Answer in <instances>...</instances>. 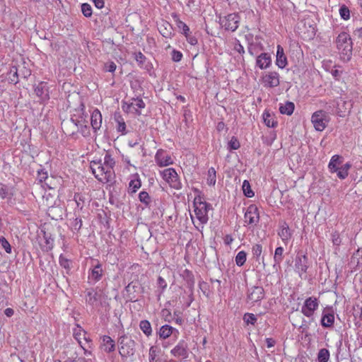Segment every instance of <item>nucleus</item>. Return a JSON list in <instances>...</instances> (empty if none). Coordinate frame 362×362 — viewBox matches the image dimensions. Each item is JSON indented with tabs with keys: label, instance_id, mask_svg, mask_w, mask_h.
<instances>
[{
	"label": "nucleus",
	"instance_id": "nucleus-1",
	"mask_svg": "<svg viewBox=\"0 0 362 362\" xmlns=\"http://www.w3.org/2000/svg\"><path fill=\"white\" fill-rule=\"evenodd\" d=\"M115 161L112 156L106 153L103 161L102 160H93L90 162V168L95 178L103 182H112L115 178L113 168Z\"/></svg>",
	"mask_w": 362,
	"mask_h": 362
},
{
	"label": "nucleus",
	"instance_id": "nucleus-2",
	"mask_svg": "<svg viewBox=\"0 0 362 362\" xmlns=\"http://www.w3.org/2000/svg\"><path fill=\"white\" fill-rule=\"evenodd\" d=\"M336 42L341 58L344 61L349 60L352 54V42L349 35L346 33H341Z\"/></svg>",
	"mask_w": 362,
	"mask_h": 362
},
{
	"label": "nucleus",
	"instance_id": "nucleus-3",
	"mask_svg": "<svg viewBox=\"0 0 362 362\" xmlns=\"http://www.w3.org/2000/svg\"><path fill=\"white\" fill-rule=\"evenodd\" d=\"M63 128L64 132L69 135L74 134L76 130L79 131L85 137L89 136L90 134V128L86 122L81 124L80 121L74 119L73 118H71L70 121L64 123Z\"/></svg>",
	"mask_w": 362,
	"mask_h": 362
},
{
	"label": "nucleus",
	"instance_id": "nucleus-4",
	"mask_svg": "<svg viewBox=\"0 0 362 362\" xmlns=\"http://www.w3.org/2000/svg\"><path fill=\"white\" fill-rule=\"evenodd\" d=\"M119 353L122 358H127L134 354L135 341L127 335L118 339Z\"/></svg>",
	"mask_w": 362,
	"mask_h": 362
},
{
	"label": "nucleus",
	"instance_id": "nucleus-5",
	"mask_svg": "<svg viewBox=\"0 0 362 362\" xmlns=\"http://www.w3.org/2000/svg\"><path fill=\"white\" fill-rule=\"evenodd\" d=\"M194 214L197 218L202 224L206 223L208 221V211L211 205L206 202L201 201L200 199H194Z\"/></svg>",
	"mask_w": 362,
	"mask_h": 362
},
{
	"label": "nucleus",
	"instance_id": "nucleus-6",
	"mask_svg": "<svg viewBox=\"0 0 362 362\" xmlns=\"http://www.w3.org/2000/svg\"><path fill=\"white\" fill-rule=\"evenodd\" d=\"M311 122L317 131L322 132L329 122V116L324 110H318L315 112L311 117Z\"/></svg>",
	"mask_w": 362,
	"mask_h": 362
},
{
	"label": "nucleus",
	"instance_id": "nucleus-7",
	"mask_svg": "<svg viewBox=\"0 0 362 362\" xmlns=\"http://www.w3.org/2000/svg\"><path fill=\"white\" fill-rule=\"evenodd\" d=\"M103 292L101 290L88 288L85 291L86 302L93 307H98L101 304Z\"/></svg>",
	"mask_w": 362,
	"mask_h": 362
},
{
	"label": "nucleus",
	"instance_id": "nucleus-8",
	"mask_svg": "<svg viewBox=\"0 0 362 362\" xmlns=\"http://www.w3.org/2000/svg\"><path fill=\"white\" fill-rule=\"evenodd\" d=\"M163 178L174 189H179L182 187V184L179 180L177 173L173 168H167L162 173Z\"/></svg>",
	"mask_w": 362,
	"mask_h": 362
},
{
	"label": "nucleus",
	"instance_id": "nucleus-9",
	"mask_svg": "<svg viewBox=\"0 0 362 362\" xmlns=\"http://www.w3.org/2000/svg\"><path fill=\"white\" fill-rule=\"evenodd\" d=\"M240 18L237 13H230L220 19V23L226 30L234 32L239 26Z\"/></svg>",
	"mask_w": 362,
	"mask_h": 362
},
{
	"label": "nucleus",
	"instance_id": "nucleus-10",
	"mask_svg": "<svg viewBox=\"0 0 362 362\" xmlns=\"http://www.w3.org/2000/svg\"><path fill=\"white\" fill-rule=\"evenodd\" d=\"M319 307V300L315 297H309L301 308V313L307 317H310L314 315L315 310Z\"/></svg>",
	"mask_w": 362,
	"mask_h": 362
},
{
	"label": "nucleus",
	"instance_id": "nucleus-11",
	"mask_svg": "<svg viewBox=\"0 0 362 362\" xmlns=\"http://www.w3.org/2000/svg\"><path fill=\"white\" fill-rule=\"evenodd\" d=\"M264 297V291L262 286H252L248 289L247 300L251 303L260 301Z\"/></svg>",
	"mask_w": 362,
	"mask_h": 362
},
{
	"label": "nucleus",
	"instance_id": "nucleus-12",
	"mask_svg": "<svg viewBox=\"0 0 362 362\" xmlns=\"http://www.w3.org/2000/svg\"><path fill=\"white\" fill-rule=\"evenodd\" d=\"M262 83L265 87H277L279 83V74L276 71H270L262 76Z\"/></svg>",
	"mask_w": 362,
	"mask_h": 362
},
{
	"label": "nucleus",
	"instance_id": "nucleus-13",
	"mask_svg": "<svg viewBox=\"0 0 362 362\" xmlns=\"http://www.w3.org/2000/svg\"><path fill=\"white\" fill-rule=\"evenodd\" d=\"M259 219L257 207L250 205L245 213V221L248 224H256Z\"/></svg>",
	"mask_w": 362,
	"mask_h": 362
},
{
	"label": "nucleus",
	"instance_id": "nucleus-14",
	"mask_svg": "<svg viewBox=\"0 0 362 362\" xmlns=\"http://www.w3.org/2000/svg\"><path fill=\"white\" fill-rule=\"evenodd\" d=\"M155 160L158 165L160 167L168 166L173 163L170 156L166 153V152L163 149L157 151L155 156Z\"/></svg>",
	"mask_w": 362,
	"mask_h": 362
},
{
	"label": "nucleus",
	"instance_id": "nucleus-15",
	"mask_svg": "<svg viewBox=\"0 0 362 362\" xmlns=\"http://www.w3.org/2000/svg\"><path fill=\"white\" fill-rule=\"evenodd\" d=\"M35 93L43 101L49 99V87L46 82H40L35 88Z\"/></svg>",
	"mask_w": 362,
	"mask_h": 362
},
{
	"label": "nucleus",
	"instance_id": "nucleus-16",
	"mask_svg": "<svg viewBox=\"0 0 362 362\" xmlns=\"http://www.w3.org/2000/svg\"><path fill=\"white\" fill-rule=\"evenodd\" d=\"M308 257L305 255H300L298 254L296 257L295 260V268L300 275L307 272L308 268Z\"/></svg>",
	"mask_w": 362,
	"mask_h": 362
},
{
	"label": "nucleus",
	"instance_id": "nucleus-17",
	"mask_svg": "<svg viewBox=\"0 0 362 362\" xmlns=\"http://www.w3.org/2000/svg\"><path fill=\"white\" fill-rule=\"evenodd\" d=\"M272 64V58L268 53H261L258 54L256 59V65L260 69H268Z\"/></svg>",
	"mask_w": 362,
	"mask_h": 362
},
{
	"label": "nucleus",
	"instance_id": "nucleus-18",
	"mask_svg": "<svg viewBox=\"0 0 362 362\" xmlns=\"http://www.w3.org/2000/svg\"><path fill=\"white\" fill-rule=\"evenodd\" d=\"M171 354L175 357L186 358L187 356V344L184 341H180L174 349L171 350Z\"/></svg>",
	"mask_w": 362,
	"mask_h": 362
},
{
	"label": "nucleus",
	"instance_id": "nucleus-19",
	"mask_svg": "<svg viewBox=\"0 0 362 362\" xmlns=\"http://www.w3.org/2000/svg\"><path fill=\"white\" fill-rule=\"evenodd\" d=\"M102 121L103 118L100 112L98 109H95L91 114L90 118V124L95 132L100 130Z\"/></svg>",
	"mask_w": 362,
	"mask_h": 362
},
{
	"label": "nucleus",
	"instance_id": "nucleus-20",
	"mask_svg": "<svg viewBox=\"0 0 362 362\" xmlns=\"http://www.w3.org/2000/svg\"><path fill=\"white\" fill-rule=\"evenodd\" d=\"M145 107L144 102L139 98L132 99V102L127 105V111L129 112H134L136 115H140V110Z\"/></svg>",
	"mask_w": 362,
	"mask_h": 362
},
{
	"label": "nucleus",
	"instance_id": "nucleus-21",
	"mask_svg": "<svg viewBox=\"0 0 362 362\" xmlns=\"http://www.w3.org/2000/svg\"><path fill=\"white\" fill-rule=\"evenodd\" d=\"M101 347L106 353H111L115 350V341L110 336L104 335L102 337Z\"/></svg>",
	"mask_w": 362,
	"mask_h": 362
},
{
	"label": "nucleus",
	"instance_id": "nucleus-22",
	"mask_svg": "<svg viewBox=\"0 0 362 362\" xmlns=\"http://www.w3.org/2000/svg\"><path fill=\"white\" fill-rule=\"evenodd\" d=\"M160 33L165 38H170L173 35V29L170 23L162 21L158 27Z\"/></svg>",
	"mask_w": 362,
	"mask_h": 362
},
{
	"label": "nucleus",
	"instance_id": "nucleus-23",
	"mask_svg": "<svg viewBox=\"0 0 362 362\" xmlns=\"http://www.w3.org/2000/svg\"><path fill=\"white\" fill-rule=\"evenodd\" d=\"M276 64L284 69L287 65V58L284 54V49L281 45H277Z\"/></svg>",
	"mask_w": 362,
	"mask_h": 362
},
{
	"label": "nucleus",
	"instance_id": "nucleus-24",
	"mask_svg": "<svg viewBox=\"0 0 362 362\" xmlns=\"http://www.w3.org/2000/svg\"><path fill=\"white\" fill-rule=\"evenodd\" d=\"M342 157L339 155L333 156L328 165L329 171L332 173L337 172L342 163Z\"/></svg>",
	"mask_w": 362,
	"mask_h": 362
},
{
	"label": "nucleus",
	"instance_id": "nucleus-25",
	"mask_svg": "<svg viewBox=\"0 0 362 362\" xmlns=\"http://www.w3.org/2000/svg\"><path fill=\"white\" fill-rule=\"evenodd\" d=\"M334 322V315L333 313L323 312L321 325L324 327H331L333 326Z\"/></svg>",
	"mask_w": 362,
	"mask_h": 362
},
{
	"label": "nucleus",
	"instance_id": "nucleus-26",
	"mask_svg": "<svg viewBox=\"0 0 362 362\" xmlns=\"http://www.w3.org/2000/svg\"><path fill=\"white\" fill-rule=\"evenodd\" d=\"M114 119L117 123V130L121 132L122 134H125L126 132V124L119 113H115L114 115Z\"/></svg>",
	"mask_w": 362,
	"mask_h": 362
},
{
	"label": "nucleus",
	"instance_id": "nucleus-27",
	"mask_svg": "<svg viewBox=\"0 0 362 362\" xmlns=\"http://www.w3.org/2000/svg\"><path fill=\"white\" fill-rule=\"evenodd\" d=\"M295 109V105L292 102H286L285 104H281L279 111L281 114L291 115Z\"/></svg>",
	"mask_w": 362,
	"mask_h": 362
},
{
	"label": "nucleus",
	"instance_id": "nucleus-28",
	"mask_svg": "<svg viewBox=\"0 0 362 362\" xmlns=\"http://www.w3.org/2000/svg\"><path fill=\"white\" fill-rule=\"evenodd\" d=\"M284 250L282 247H278L276 248L274 255V267L280 266V264L281 263L284 259Z\"/></svg>",
	"mask_w": 362,
	"mask_h": 362
},
{
	"label": "nucleus",
	"instance_id": "nucleus-29",
	"mask_svg": "<svg viewBox=\"0 0 362 362\" xmlns=\"http://www.w3.org/2000/svg\"><path fill=\"white\" fill-rule=\"evenodd\" d=\"M174 329H175L173 327H171L168 325H165L162 326L160 328V330L158 332L160 338L164 339H167L173 334V331Z\"/></svg>",
	"mask_w": 362,
	"mask_h": 362
},
{
	"label": "nucleus",
	"instance_id": "nucleus-30",
	"mask_svg": "<svg viewBox=\"0 0 362 362\" xmlns=\"http://www.w3.org/2000/svg\"><path fill=\"white\" fill-rule=\"evenodd\" d=\"M8 80L10 83L16 84L18 82L19 73L16 66H12L7 74Z\"/></svg>",
	"mask_w": 362,
	"mask_h": 362
},
{
	"label": "nucleus",
	"instance_id": "nucleus-31",
	"mask_svg": "<svg viewBox=\"0 0 362 362\" xmlns=\"http://www.w3.org/2000/svg\"><path fill=\"white\" fill-rule=\"evenodd\" d=\"M248 52L252 55H258L259 52L262 51L264 47L260 42H252L249 44Z\"/></svg>",
	"mask_w": 362,
	"mask_h": 362
},
{
	"label": "nucleus",
	"instance_id": "nucleus-32",
	"mask_svg": "<svg viewBox=\"0 0 362 362\" xmlns=\"http://www.w3.org/2000/svg\"><path fill=\"white\" fill-rule=\"evenodd\" d=\"M103 275V269L100 264H98L91 271L90 278L95 281L100 280Z\"/></svg>",
	"mask_w": 362,
	"mask_h": 362
},
{
	"label": "nucleus",
	"instance_id": "nucleus-33",
	"mask_svg": "<svg viewBox=\"0 0 362 362\" xmlns=\"http://www.w3.org/2000/svg\"><path fill=\"white\" fill-rule=\"evenodd\" d=\"M139 327L147 337L151 335L152 328L149 321L146 320H141L139 323Z\"/></svg>",
	"mask_w": 362,
	"mask_h": 362
},
{
	"label": "nucleus",
	"instance_id": "nucleus-34",
	"mask_svg": "<svg viewBox=\"0 0 362 362\" xmlns=\"http://www.w3.org/2000/svg\"><path fill=\"white\" fill-rule=\"evenodd\" d=\"M263 119L264 124L269 127H274L277 124V122L274 120L273 116L269 112H264L263 114Z\"/></svg>",
	"mask_w": 362,
	"mask_h": 362
},
{
	"label": "nucleus",
	"instance_id": "nucleus-35",
	"mask_svg": "<svg viewBox=\"0 0 362 362\" xmlns=\"http://www.w3.org/2000/svg\"><path fill=\"white\" fill-rule=\"evenodd\" d=\"M329 356V351L327 349H321L317 354L318 362H327Z\"/></svg>",
	"mask_w": 362,
	"mask_h": 362
},
{
	"label": "nucleus",
	"instance_id": "nucleus-36",
	"mask_svg": "<svg viewBox=\"0 0 362 362\" xmlns=\"http://www.w3.org/2000/svg\"><path fill=\"white\" fill-rule=\"evenodd\" d=\"M216 181V173L214 168H210L208 170L207 184L214 185Z\"/></svg>",
	"mask_w": 362,
	"mask_h": 362
},
{
	"label": "nucleus",
	"instance_id": "nucleus-37",
	"mask_svg": "<svg viewBox=\"0 0 362 362\" xmlns=\"http://www.w3.org/2000/svg\"><path fill=\"white\" fill-rule=\"evenodd\" d=\"M141 181L139 178L132 180L129 183V192L134 193L141 187Z\"/></svg>",
	"mask_w": 362,
	"mask_h": 362
},
{
	"label": "nucleus",
	"instance_id": "nucleus-38",
	"mask_svg": "<svg viewBox=\"0 0 362 362\" xmlns=\"http://www.w3.org/2000/svg\"><path fill=\"white\" fill-rule=\"evenodd\" d=\"M252 252L255 257L256 261L259 262L260 257L262 252V246L260 244H255L252 246Z\"/></svg>",
	"mask_w": 362,
	"mask_h": 362
},
{
	"label": "nucleus",
	"instance_id": "nucleus-39",
	"mask_svg": "<svg viewBox=\"0 0 362 362\" xmlns=\"http://www.w3.org/2000/svg\"><path fill=\"white\" fill-rule=\"evenodd\" d=\"M247 254L244 251H240L235 257V263L238 266H243L246 261Z\"/></svg>",
	"mask_w": 362,
	"mask_h": 362
},
{
	"label": "nucleus",
	"instance_id": "nucleus-40",
	"mask_svg": "<svg viewBox=\"0 0 362 362\" xmlns=\"http://www.w3.org/2000/svg\"><path fill=\"white\" fill-rule=\"evenodd\" d=\"M242 187L244 194L246 197H252L254 196V192L252 191L250 185L247 180H244Z\"/></svg>",
	"mask_w": 362,
	"mask_h": 362
},
{
	"label": "nucleus",
	"instance_id": "nucleus-41",
	"mask_svg": "<svg viewBox=\"0 0 362 362\" xmlns=\"http://www.w3.org/2000/svg\"><path fill=\"white\" fill-rule=\"evenodd\" d=\"M158 349L156 346H152L149 349L148 358L149 362H156V357L158 356Z\"/></svg>",
	"mask_w": 362,
	"mask_h": 362
},
{
	"label": "nucleus",
	"instance_id": "nucleus-42",
	"mask_svg": "<svg viewBox=\"0 0 362 362\" xmlns=\"http://www.w3.org/2000/svg\"><path fill=\"white\" fill-rule=\"evenodd\" d=\"M279 235L281 238L282 240L285 241L288 240L291 236L288 226H284L279 231Z\"/></svg>",
	"mask_w": 362,
	"mask_h": 362
},
{
	"label": "nucleus",
	"instance_id": "nucleus-43",
	"mask_svg": "<svg viewBox=\"0 0 362 362\" xmlns=\"http://www.w3.org/2000/svg\"><path fill=\"white\" fill-rule=\"evenodd\" d=\"M81 11L84 16L89 18L92 16V8L90 4L84 3L81 5Z\"/></svg>",
	"mask_w": 362,
	"mask_h": 362
},
{
	"label": "nucleus",
	"instance_id": "nucleus-44",
	"mask_svg": "<svg viewBox=\"0 0 362 362\" xmlns=\"http://www.w3.org/2000/svg\"><path fill=\"white\" fill-rule=\"evenodd\" d=\"M139 199L141 202L144 203L146 206L149 204L151 198L148 192L142 191L139 194Z\"/></svg>",
	"mask_w": 362,
	"mask_h": 362
},
{
	"label": "nucleus",
	"instance_id": "nucleus-45",
	"mask_svg": "<svg viewBox=\"0 0 362 362\" xmlns=\"http://www.w3.org/2000/svg\"><path fill=\"white\" fill-rule=\"evenodd\" d=\"M244 321L248 325H255L257 322V317L252 313H246L243 317Z\"/></svg>",
	"mask_w": 362,
	"mask_h": 362
},
{
	"label": "nucleus",
	"instance_id": "nucleus-46",
	"mask_svg": "<svg viewBox=\"0 0 362 362\" xmlns=\"http://www.w3.org/2000/svg\"><path fill=\"white\" fill-rule=\"evenodd\" d=\"M339 14L341 17L344 20H348L350 18L349 9L345 5H343L340 7Z\"/></svg>",
	"mask_w": 362,
	"mask_h": 362
},
{
	"label": "nucleus",
	"instance_id": "nucleus-47",
	"mask_svg": "<svg viewBox=\"0 0 362 362\" xmlns=\"http://www.w3.org/2000/svg\"><path fill=\"white\" fill-rule=\"evenodd\" d=\"M240 142L238 139L235 136H233L228 143L229 150H237L240 148Z\"/></svg>",
	"mask_w": 362,
	"mask_h": 362
},
{
	"label": "nucleus",
	"instance_id": "nucleus-48",
	"mask_svg": "<svg viewBox=\"0 0 362 362\" xmlns=\"http://www.w3.org/2000/svg\"><path fill=\"white\" fill-rule=\"evenodd\" d=\"M332 241L334 245L339 246L341 243V238L338 232L334 231L332 233Z\"/></svg>",
	"mask_w": 362,
	"mask_h": 362
},
{
	"label": "nucleus",
	"instance_id": "nucleus-49",
	"mask_svg": "<svg viewBox=\"0 0 362 362\" xmlns=\"http://www.w3.org/2000/svg\"><path fill=\"white\" fill-rule=\"evenodd\" d=\"M0 244L7 253L11 252V247L9 243L4 237L0 238Z\"/></svg>",
	"mask_w": 362,
	"mask_h": 362
},
{
	"label": "nucleus",
	"instance_id": "nucleus-50",
	"mask_svg": "<svg viewBox=\"0 0 362 362\" xmlns=\"http://www.w3.org/2000/svg\"><path fill=\"white\" fill-rule=\"evenodd\" d=\"M336 173L337 174V177L341 180L345 179L349 175V173L346 172V170H344L341 166L338 168V170Z\"/></svg>",
	"mask_w": 362,
	"mask_h": 362
},
{
	"label": "nucleus",
	"instance_id": "nucleus-51",
	"mask_svg": "<svg viewBox=\"0 0 362 362\" xmlns=\"http://www.w3.org/2000/svg\"><path fill=\"white\" fill-rule=\"evenodd\" d=\"M182 54L180 51L174 49L172 52V59L174 62H178L182 59Z\"/></svg>",
	"mask_w": 362,
	"mask_h": 362
},
{
	"label": "nucleus",
	"instance_id": "nucleus-52",
	"mask_svg": "<svg viewBox=\"0 0 362 362\" xmlns=\"http://www.w3.org/2000/svg\"><path fill=\"white\" fill-rule=\"evenodd\" d=\"M177 27L182 30L184 35H187L189 33V27L182 21H177Z\"/></svg>",
	"mask_w": 362,
	"mask_h": 362
},
{
	"label": "nucleus",
	"instance_id": "nucleus-53",
	"mask_svg": "<svg viewBox=\"0 0 362 362\" xmlns=\"http://www.w3.org/2000/svg\"><path fill=\"white\" fill-rule=\"evenodd\" d=\"M37 179L40 182H45L48 179L47 173L43 170H39L37 173Z\"/></svg>",
	"mask_w": 362,
	"mask_h": 362
},
{
	"label": "nucleus",
	"instance_id": "nucleus-54",
	"mask_svg": "<svg viewBox=\"0 0 362 362\" xmlns=\"http://www.w3.org/2000/svg\"><path fill=\"white\" fill-rule=\"evenodd\" d=\"M105 70L107 71H109V72H114L116 69V64L112 62H107V64H105Z\"/></svg>",
	"mask_w": 362,
	"mask_h": 362
},
{
	"label": "nucleus",
	"instance_id": "nucleus-55",
	"mask_svg": "<svg viewBox=\"0 0 362 362\" xmlns=\"http://www.w3.org/2000/svg\"><path fill=\"white\" fill-rule=\"evenodd\" d=\"M59 264L65 269H68L69 267V261L62 255L59 257Z\"/></svg>",
	"mask_w": 362,
	"mask_h": 362
},
{
	"label": "nucleus",
	"instance_id": "nucleus-56",
	"mask_svg": "<svg viewBox=\"0 0 362 362\" xmlns=\"http://www.w3.org/2000/svg\"><path fill=\"white\" fill-rule=\"evenodd\" d=\"M185 35L187 38V42L189 44H191L192 45H195L197 44V42H198L197 39L195 37L190 35L189 33H187V35Z\"/></svg>",
	"mask_w": 362,
	"mask_h": 362
},
{
	"label": "nucleus",
	"instance_id": "nucleus-57",
	"mask_svg": "<svg viewBox=\"0 0 362 362\" xmlns=\"http://www.w3.org/2000/svg\"><path fill=\"white\" fill-rule=\"evenodd\" d=\"M234 50L237 52L243 54L245 53V49L243 45L239 42V41H237V42L234 45Z\"/></svg>",
	"mask_w": 362,
	"mask_h": 362
},
{
	"label": "nucleus",
	"instance_id": "nucleus-58",
	"mask_svg": "<svg viewBox=\"0 0 362 362\" xmlns=\"http://www.w3.org/2000/svg\"><path fill=\"white\" fill-rule=\"evenodd\" d=\"M8 195V188L2 186L0 188V197L1 199H5Z\"/></svg>",
	"mask_w": 362,
	"mask_h": 362
},
{
	"label": "nucleus",
	"instance_id": "nucleus-59",
	"mask_svg": "<svg viewBox=\"0 0 362 362\" xmlns=\"http://www.w3.org/2000/svg\"><path fill=\"white\" fill-rule=\"evenodd\" d=\"M136 288H139L138 284L131 282L126 286V291L127 292H131L132 290L135 291Z\"/></svg>",
	"mask_w": 362,
	"mask_h": 362
},
{
	"label": "nucleus",
	"instance_id": "nucleus-60",
	"mask_svg": "<svg viewBox=\"0 0 362 362\" xmlns=\"http://www.w3.org/2000/svg\"><path fill=\"white\" fill-rule=\"evenodd\" d=\"M145 59L146 57L141 52H139L136 54V60L138 63L143 64L145 62Z\"/></svg>",
	"mask_w": 362,
	"mask_h": 362
},
{
	"label": "nucleus",
	"instance_id": "nucleus-61",
	"mask_svg": "<svg viewBox=\"0 0 362 362\" xmlns=\"http://www.w3.org/2000/svg\"><path fill=\"white\" fill-rule=\"evenodd\" d=\"M158 285L162 290H164L167 287V284L165 281L161 276H159L158 278Z\"/></svg>",
	"mask_w": 362,
	"mask_h": 362
},
{
	"label": "nucleus",
	"instance_id": "nucleus-62",
	"mask_svg": "<svg viewBox=\"0 0 362 362\" xmlns=\"http://www.w3.org/2000/svg\"><path fill=\"white\" fill-rule=\"evenodd\" d=\"M359 315L360 320H358L355 322V325L358 327H360L361 325V321L362 320V308H360L358 310H356V313L354 314V316Z\"/></svg>",
	"mask_w": 362,
	"mask_h": 362
},
{
	"label": "nucleus",
	"instance_id": "nucleus-63",
	"mask_svg": "<svg viewBox=\"0 0 362 362\" xmlns=\"http://www.w3.org/2000/svg\"><path fill=\"white\" fill-rule=\"evenodd\" d=\"M265 342L267 348H272L276 344V341L272 338H267Z\"/></svg>",
	"mask_w": 362,
	"mask_h": 362
},
{
	"label": "nucleus",
	"instance_id": "nucleus-64",
	"mask_svg": "<svg viewBox=\"0 0 362 362\" xmlns=\"http://www.w3.org/2000/svg\"><path fill=\"white\" fill-rule=\"evenodd\" d=\"M95 6L98 8H102L104 7V1L103 0H93Z\"/></svg>",
	"mask_w": 362,
	"mask_h": 362
}]
</instances>
